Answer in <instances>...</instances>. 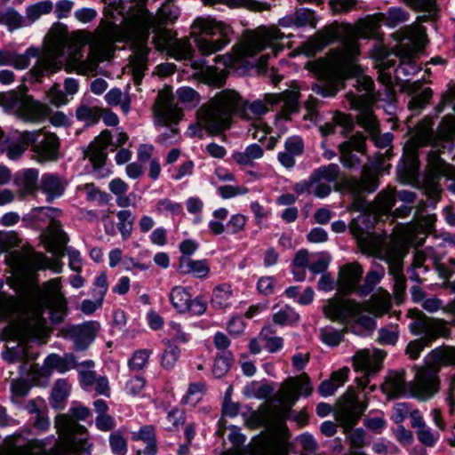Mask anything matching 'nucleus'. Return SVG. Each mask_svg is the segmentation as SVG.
<instances>
[{
	"label": "nucleus",
	"mask_w": 455,
	"mask_h": 455,
	"mask_svg": "<svg viewBox=\"0 0 455 455\" xmlns=\"http://www.w3.org/2000/svg\"><path fill=\"white\" fill-rule=\"evenodd\" d=\"M52 9V4L50 2H39L29 5L26 10L27 20L29 23H33L42 15L50 13Z\"/></svg>",
	"instance_id": "nucleus-56"
},
{
	"label": "nucleus",
	"mask_w": 455,
	"mask_h": 455,
	"mask_svg": "<svg viewBox=\"0 0 455 455\" xmlns=\"http://www.w3.org/2000/svg\"><path fill=\"white\" fill-rule=\"evenodd\" d=\"M233 292L228 284L217 286L212 294V305L216 309H225L232 304Z\"/></svg>",
	"instance_id": "nucleus-43"
},
{
	"label": "nucleus",
	"mask_w": 455,
	"mask_h": 455,
	"mask_svg": "<svg viewBox=\"0 0 455 455\" xmlns=\"http://www.w3.org/2000/svg\"><path fill=\"white\" fill-rule=\"evenodd\" d=\"M169 298L172 307L178 312H188V308H189L191 295L186 288L182 286L173 287L170 292Z\"/></svg>",
	"instance_id": "nucleus-42"
},
{
	"label": "nucleus",
	"mask_w": 455,
	"mask_h": 455,
	"mask_svg": "<svg viewBox=\"0 0 455 455\" xmlns=\"http://www.w3.org/2000/svg\"><path fill=\"white\" fill-rule=\"evenodd\" d=\"M349 369L343 367L336 371H333L330 379L321 382L318 387V393L320 395L327 397L334 395L335 391L342 387L348 378Z\"/></svg>",
	"instance_id": "nucleus-37"
},
{
	"label": "nucleus",
	"mask_w": 455,
	"mask_h": 455,
	"mask_svg": "<svg viewBox=\"0 0 455 455\" xmlns=\"http://www.w3.org/2000/svg\"><path fill=\"white\" fill-rule=\"evenodd\" d=\"M363 275V268L357 263H350L343 266L339 273L338 291L343 295H348L352 292L357 293V289L361 286L358 283Z\"/></svg>",
	"instance_id": "nucleus-31"
},
{
	"label": "nucleus",
	"mask_w": 455,
	"mask_h": 455,
	"mask_svg": "<svg viewBox=\"0 0 455 455\" xmlns=\"http://www.w3.org/2000/svg\"><path fill=\"white\" fill-rule=\"evenodd\" d=\"M275 386L267 381H252L245 387L246 395H254L257 398H272Z\"/></svg>",
	"instance_id": "nucleus-46"
},
{
	"label": "nucleus",
	"mask_w": 455,
	"mask_h": 455,
	"mask_svg": "<svg viewBox=\"0 0 455 455\" xmlns=\"http://www.w3.org/2000/svg\"><path fill=\"white\" fill-rule=\"evenodd\" d=\"M430 355L435 364L448 365L455 363V349H434Z\"/></svg>",
	"instance_id": "nucleus-61"
},
{
	"label": "nucleus",
	"mask_w": 455,
	"mask_h": 455,
	"mask_svg": "<svg viewBox=\"0 0 455 455\" xmlns=\"http://www.w3.org/2000/svg\"><path fill=\"white\" fill-rule=\"evenodd\" d=\"M118 223L117 228L124 240L130 238L133 228V217L131 211L122 210L116 213Z\"/></svg>",
	"instance_id": "nucleus-49"
},
{
	"label": "nucleus",
	"mask_w": 455,
	"mask_h": 455,
	"mask_svg": "<svg viewBox=\"0 0 455 455\" xmlns=\"http://www.w3.org/2000/svg\"><path fill=\"white\" fill-rule=\"evenodd\" d=\"M384 19L385 13H377L359 20L356 28L355 29L350 28L347 36L343 41L340 60L352 65L355 78L360 74L363 75L361 70L353 64L360 52L356 37L379 38V28L380 24L384 21Z\"/></svg>",
	"instance_id": "nucleus-15"
},
{
	"label": "nucleus",
	"mask_w": 455,
	"mask_h": 455,
	"mask_svg": "<svg viewBox=\"0 0 455 455\" xmlns=\"http://www.w3.org/2000/svg\"><path fill=\"white\" fill-rule=\"evenodd\" d=\"M153 29L154 43L158 50L170 49L172 44V33L171 30L164 28L162 25L153 24L150 25L149 29Z\"/></svg>",
	"instance_id": "nucleus-44"
},
{
	"label": "nucleus",
	"mask_w": 455,
	"mask_h": 455,
	"mask_svg": "<svg viewBox=\"0 0 455 455\" xmlns=\"http://www.w3.org/2000/svg\"><path fill=\"white\" fill-rule=\"evenodd\" d=\"M357 239L364 252L387 263L389 274L393 275L395 282V294L397 297L401 296L406 289V280L403 273V259L407 253L408 243H412L411 231L406 230L401 238H393L385 246L382 239L371 234L362 235Z\"/></svg>",
	"instance_id": "nucleus-6"
},
{
	"label": "nucleus",
	"mask_w": 455,
	"mask_h": 455,
	"mask_svg": "<svg viewBox=\"0 0 455 455\" xmlns=\"http://www.w3.org/2000/svg\"><path fill=\"white\" fill-rule=\"evenodd\" d=\"M7 260L17 275L28 278L32 277L38 270L51 269L60 273L62 269V264L59 259H49L44 254L31 249L13 251Z\"/></svg>",
	"instance_id": "nucleus-17"
},
{
	"label": "nucleus",
	"mask_w": 455,
	"mask_h": 455,
	"mask_svg": "<svg viewBox=\"0 0 455 455\" xmlns=\"http://www.w3.org/2000/svg\"><path fill=\"white\" fill-rule=\"evenodd\" d=\"M408 20V13L402 8H390L385 14L384 21L390 28H395Z\"/></svg>",
	"instance_id": "nucleus-60"
},
{
	"label": "nucleus",
	"mask_w": 455,
	"mask_h": 455,
	"mask_svg": "<svg viewBox=\"0 0 455 455\" xmlns=\"http://www.w3.org/2000/svg\"><path fill=\"white\" fill-rule=\"evenodd\" d=\"M23 136L27 142L31 141L39 161L51 162L58 159L60 141L54 133L38 130L26 132Z\"/></svg>",
	"instance_id": "nucleus-24"
},
{
	"label": "nucleus",
	"mask_w": 455,
	"mask_h": 455,
	"mask_svg": "<svg viewBox=\"0 0 455 455\" xmlns=\"http://www.w3.org/2000/svg\"><path fill=\"white\" fill-rule=\"evenodd\" d=\"M154 111L156 124L162 126L176 125L182 117V111L173 103L169 91L159 92Z\"/></svg>",
	"instance_id": "nucleus-26"
},
{
	"label": "nucleus",
	"mask_w": 455,
	"mask_h": 455,
	"mask_svg": "<svg viewBox=\"0 0 455 455\" xmlns=\"http://www.w3.org/2000/svg\"><path fill=\"white\" fill-rule=\"evenodd\" d=\"M55 427L60 437L76 455H90L92 444L87 439V430L67 414L58 415Z\"/></svg>",
	"instance_id": "nucleus-21"
},
{
	"label": "nucleus",
	"mask_w": 455,
	"mask_h": 455,
	"mask_svg": "<svg viewBox=\"0 0 455 455\" xmlns=\"http://www.w3.org/2000/svg\"><path fill=\"white\" fill-rule=\"evenodd\" d=\"M99 324L95 322H87L81 325H76L68 330V335L72 339L76 350H84L93 341Z\"/></svg>",
	"instance_id": "nucleus-34"
},
{
	"label": "nucleus",
	"mask_w": 455,
	"mask_h": 455,
	"mask_svg": "<svg viewBox=\"0 0 455 455\" xmlns=\"http://www.w3.org/2000/svg\"><path fill=\"white\" fill-rule=\"evenodd\" d=\"M366 409V404L358 400H338L333 408L336 420L346 429L355 425Z\"/></svg>",
	"instance_id": "nucleus-28"
},
{
	"label": "nucleus",
	"mask_w": 455,
	"mask_h": 455,
	"mask_svg": "<svg viewBox=\"0 0 455 455\" xmlns=\"http://www.w3.org/2000/svg\"><path fill=\"white\" fill-rule=\"evenodd\" d=\"M169 52L177 60H190L193 56V47L187 37L173 41Z\"/></svg>",
	"instance_id": "nucleus-45"
},
{
	"label": "nucleus",
	"mask_w": 455,
	"mask_h": 455,
	"mask_svg": "<svg viewBox=\"0 0 455 455\" xmlns=\"http://www.w3.org/2000/svg\"><path fill=\"white\" fill-rule=\"evenodd\" d=\"M118 36V27L112 22H101L93 33L80 31L74 36L76 42L84 46L89 44L90 51L85 60L79 52H74L68 60L65 69L79 75H94L100 62L108 60L114 52V43Z\"/></svg>",
	"instance_id": "nucleus-2"
},
{
	"label": "nucleus",
	"mask_w": 455,
	"mask_h": 455,
	"mask_svg": "<svg viewBox=\"0 0 455 455\" xmlns=\"http://www.w3.org/2000/svg\"><path fill=\"white\" fill-rule=\"evenodd\" d=\"M65 186L66 184L58 176L51 173L43 175L40 182V188L50 202L62 196Z\"/></svg>",
	"instance_id": "nucleus-38"
},
{
	"label": "nucleus",
	"mask_w": 455,
	"mask_h": 455,
	"mask_svg": "<svg viewBox=\"0 0 455 455\" xmlns=\"http://www.w3.org/2000/svg\"><path fill=\"white\" fill-rule=\"evenodd\" d=\"M284 35L276 27H259L254 30L247 31L243 36L242 42L234 47V55L218 56L216 60L222 61L226 68L232 67L234 63L244 57H251L269 47L274 55L283 50L279 41Z\"/></svg>",
	"instance_id": "nucleus-9"
},
{
	"label": "nucleus",
	"mask_w": 455,
	"mask_h": 455,
	"mask_svg": "<svg viewBox=\"0 0 455 455\" xmlns=\"http://www.w3.org/2000/svg\"><path fill=\"white\" fill-rule=\"evenodd\" d=\"M0 106L5 111H12L29 122H38L49 115L46 105L33 100L24 91H11L0 93Z\"/></svg>",
	"instance_id": "nucleus-18"
},
{
	"label": "nucleus",
	"mask_w": 455,
	"mask_h": 455,
	"mask_svg": "<svg viewBox=\"0 0 455 455\" xmlns=\"http://www.w3.org/2000/svg\"><path fill=\"white\" fill-rule=\"evenodd\" d=\"M180 15L179 9L169 4L162 5L157 14L153 16L143 6L138 13H131L133 25L139 32L132 41V55L130 57V68L134 83L140 84L148 68V55L150 49L147 46L149 27L153 24L162 25L174 22Z\"/></svg>",
	"instance_id": "nucleus-3"
},
{
	"label": "nucleus",
	"mask_w": 455,
	"mask_h": 455,
	"mask_svg": "<svg viewBox=\"0 0 455 455\" xmlns=\"http://www.w3.org/2000/svg\"><path fill=\"white\" fill-rule=\"evenodd\" d=\"M410 395L428 398L437 395L440 389L438 369L424 367L417 371L414 380L410 382Z\"/></svg>",
	"instance_id": "nucleus-25"
},
{
	"label": "nucleus",
	"mask_w": 455,
	"mask_h": 455,
	"mask_svg": "<svg viewBox=\"0 0 455 455\" xmlns=\"http://www.w3.org/2000/svg\"><path fill=\"white\" fill-rule=\"evenodd\" d=\"M294 24L297 27L310 26L315 28L316 18L315 12L309 9H299L294 13Z\"/></svg>",
	"instance_id": "nucleus-59"
},
{
	"label": "nucleus",
	"mask_w": 455,
	"mask_h": 455,
	"mask_svg": "<svg viewBox=\"0 0 455 455\" xmlns=\"http://www.w3.org/2000/svg\"><path fill=\"white\" fill-rule=\"evenodd\" d=\"M365 141L366 137L357 132L351 136L348 140L339 144V162L345 168L353 169L360 164L361 161L359 157L353 153V150L364 154L366 148Z\"/></svg>",
	"instance_id": "nucleus-30"
},
{
	"label": "nucleus",
	"mask_w": 455,
	"mask_h": 455,
	"mask_svg": "<svg viewBox=\"0 0 455 455\" xmlns=\"http://www.w3.org/2000/svg\"><path fill=\"white\" fill-rule=\"evenodd\" d=\"M176 96L181 103L196 106L200 102V96L191 87L184 86L176 91Z\"/></svg>",
	"instance_id": "nucleus-63"
},
{
	"label": "nucleus",
	"mask_w": 455,
	"mask_h": 455,
	"mask_svg": "<svg viewBox=\"0 0 455 455\" xmlns=\"http://www.w3.org/2000/svg\"><path fill=\"white\" fill-rule=\"evenodd\" d=\"M391 307L390 294L384 291H379L373 294L365 303H359L354 299H345L334 296L326 300L323 307V315L330 320L335 322H344L348 318H354L364 327L373 325V320L368 315H363L366 312L379 317L387 313Z\"/></svg>",
	"instance_id": "nucleus-4"
},
{
	"label": "nucleus",
	"mask_w": 455,
	"mask_h": 455,
	"mask_svg": "<svg viewBox=\"0 0 455 455\" xmlns=\"http://www.w3.org/2000/svg\"><path fill=\"white\" fill-rule=\"evenodd\" d=\"M404 371H391L381 385V389L389 398L410 395V383H405Z\"/></svg>",
	"instance_id": "nucleus-35"
},
{
	"label": "nucleus",
	"mask_w": 455,
	"mask_h": 455,
	"mask_svg": "<svg viewBox=\"0 0 455 455\" xmlns=\"http://www.w3.org/2000/svg\"><path fill=\"white\" fill-rule=\"evenodd\" d=\"M76 116L78 120L85 123L87 125H91L96 124L99 121L102 116V111L98 107L81 105L77 108Z\"/></svg>",
	"instance_id": "nucleus-48"
},
{
	"label": "nucleus",
	"mask_w": 455,
	"mask_h": 455,
	"mask_svg": "<svg viewBox=\"0 0 455 455\" xmlns=\"http://www.w3.org/2000/svg\"><path fill=\"white\" fill-rule=\"evenodd\" d=\"M395 55L401 59L402 65L397 68V73L407 74L406 67L416 69V65L412 60L413 52L410 46L400 45L395 49Z\"/></svg>",
	"instance_id": "nucleus-52"
},
{
	"label": "nucleus",
	"mask_w": 455,
	"mask_h": 455,
	"mask_svg": "<svg viewBox=\"0 0 455 455\" xmlns=\"http://www.w3.org/2000/svg\"><path fill=\"white\" fill-rule=\"evenodd\" d=\"M434 121L431 117H424L414 128L411 138L404 147V157L408 176L413 178L419 169L417 149L432 142L435 150L439 154L443 142L452 144L455 140V116L446 115L439 123L435 134L433 132Z\"/></svg>",
	"instance_id": "nucleus-5"
},
{
	"label": "nucleus",
	"mask_w": 455,
	"mask_h": 455,
	"mask_svg": "<svg viewBox=\"0 0 455 455\" xmlns=\"http://www.w3.org/2000/svg\"><path fill=\"white\" fill-rule=\"evenodd\" d=\"M238 98L240 96L238 95ZM299 91L297 88L284 91L282 93H266L262 100L259 99L251 102L241 105L239 99L238 106L233 114L241 108V116L244 119L259 121L263 115L274 108L281 107L284 114L288 115L297 109Z\"/></svg>",
	"instance_id": "nucleus-11"
},
{
	"label": "nucleus",
	"mask_w": 455,
	"mask_h": 455,
	"mask_svg": "<svg viewBox=\"0 0 455 455\" xmlns=\"http://www.w3.org/2000/svg\"><path fill=\"white\" fill-rule=\"evenodd\" d=\"M180 350L172 341H167L166 347L162 356L161 364L164 368L170 370L174 367L179 359Z\"/></svg>",
	"instance_id": "nucleus-54"
},
{
	"label": "nucleus",
	"mask_w": 455,
	"mask_h": 455,
	"mask_svg": "<svg viewBox=\"0 0 455 455\" xmlns=\"http://www.w3.org/2000/svg\"><path fill=\"white\" fill-rule=\"evenodd\" d=\"M307 67L320 80L319 84L312 85V91L323 97H334L338 92V88L330 64L320 60L311 62Z\"/></svg>",
	"instance_id": "nucleus-27"
},
{
	"label": "nucleus",
	"mask_w": 455,
	"mask_h": 455,
	"mask_svg": "<svg viewBox=\"0 0 455 455\" xmlns=\"http://www.w3.org/2000/svg\"><path fill=\"white\" fill-rule=\"evenodd\" d=\"M314 387L309 376L303 372L295 377L287 378L278 391L279 398H299L312 395Z\"/></svg>",
	"instance_id": "nucleus-29"
},
{
	"label": "nucleus",
	"mask_w": 455,
	"mask_h": 455,
	"mask_svg": "<svg viewBox=\"0 0 455 455\" xmlns=\"http://www.w3.org/2000/svg\"><path fill=\"white\" fill-rule=\"evenodd\" d=\"M386 356L383 350L374 349L371 353L368 349H362L353 357L355 371H362L364 376L356 379V387H349L340 398H357L359 395L366 396L376 389L375 385H370V377L374 376L381 368L382 361Z\"/></svg>",
	"instance_id": "nucleus-12"
},
{
	"label": "nucleus",
	"mask_w": 455,
	"mask_h": 455,
	"mask_svg": "<svg viewBox=\"0 0 455 455\" xmlns=\"http://www.w3.org/2000/svg\"><path fill=\"white\" fill-rule=\"evenodd\" d=\"M38 172L34 169L26 170L22 175L15 179V183L20 188L23 195L32 192L36 186Z\"/></svg>",
	"instance_id": "nucleus-47"
},
{
	"label": "nucleus",
	"mask_w": 455,
	"mask_h": 455,
	"mask_svg": "<svg viewBox=\"0 0 455 455\" xmlns=\"http://www.w3.org/2000/svg\"><path fill=\"white\" fill-rule=\"evenodd\" d=\"M27 132H16L12 139L6 138L0 129V150L6 151L10 159L15 160L19 158L26 150L31 141H26L24 134Z\"/></svg>",
	"instance_id": "nucleus-36"
},
{
	"label": "nucleus",
	"mask_w": 455,
	"mask_h": 455,
	"mask_svg": "<svg viewBox=\"0 0 455 455\" xmlns=\"http://www.w3.org/2000/svg\"><path fill=\"white\" fill-rule=\"evenodd\" d=\"M342 184L355 197L353 203L354 208L357 211H363L365 208V201L362 195L364 193H372L378 188L379 177L374 169L365 164L363 167L359 179L349 177L344 179Z\"/></svg>",
	"instance_id": "nucleus-22"
},
{
	"label": "nucleus",
	"mask_w": 455,
	"mask_h": 455,
	"mask_svg": "<svg viewBox=\"0 0 455 455\" xmlns=\"http://www.w3.org/2000/svg\"><path fill=\"white\" fill-rule=\"evenodd\" d=\"M202 2L204 5L222 4L229 7H245L254 12H262L264 10L270 9V5L268 4L256 0H202Z\"/></svg>",
	"instance_id": "nucleus-41"
},
{
	"label": "nucleus",
	"mask_w": 455,
	"mask_h": 455,
	"mask_svg": "<svg viewBox=\"0 0 455 455\" xmlns=\"http://www.w3.org/2000/svg\"><path fill=\"white\" fill-rule=\"evenodd\" d=\"M419 441L425 446L432 447L439 440L440 435L436 431H433L427 425L416 430Z\"/></svg>",
	"instance_id": "nucleus-62"
},
{
	"label": "nucleus",
	"mask_w": 455,
	"mask_h": 455,
	"mask_svg": "<svg viewBox=\"0 0 455 455\" xmlns=\"http://www.w3.org/2000/svg\"><path fill=\"white\" fill-rule=\"evenodd\" d=\"M134 441H142L147 446L143 451L144 455H156V440L154 427L150 425L143 426L138 432H133L132 435Z\"/></svg>",
	"instance_id": "nucleus-40"
},
{
	"label": "nucleus",
	"mask_w": 455,
	"mask_h": 455,
	"mask_svg": "<svg viewBox=\"0 0 455 455\" xmlns=\"http://www.w3.org/2000/svg\"><path fill=\"white\" fill-rule=\"evenodd\" d=\"M81 189L85 192L89 201H98L101 204H108L109 201V195L99 190L92 183L84 184Z\"/></svg>",
	"instance_id": "nucleus-64"
},
{
	"label": "nucleus",
	"mask_w": 455,
	"mask_h": 455,
	"mask_svg": "<svg viewBox=\"0 0 455 455\" xmlns=\"http://www.w3.org/2000/svg\"><path fill=\"white\" fill-rule=\"evenodd\" d=\"M339 166L336 164L320 166L311 173L308 180L296 183L293 190L299 195L307 193L324 198L330 195L331 184L339 179Z\"/></svg>",
	"instance_id": "nucleus-20"
},
{
	"label": "nucleus",
	"mask_w": 455,
	"mask_h": 455,
	"mask_svg": "<svg viewBox=\"0 0 455 455\" xmlns=\"http://www.w3.org/2000/svg\"><path fill=\"white\" fill-rule=\"evenodd\" d=\"M64 47V42L60 37H50L45 40L40 54L37 49L30 48L26 54L12 55L10 65L18 69H25L29 65V57L38 56L37 62L31 71L33 76L39 80L44 75L60 69L61 63L59 59L63 54Z\"/></svg>",
	"instance_id": "nucleus-10"
},
{
	"label": "nucleus",
	"mask_w": 455,
	"mask_h": 455,
	"mask_svg": "<svg viewBox=\"0 0 455 455\" xmlns=\"http://www.w3.org/2000/svg\"><path fill=\"white\" fill-rule=\"evenodd\" d=\"M193 33L205 36L196 37L195 43L203 55L213 54L223 49L229 42L231 29L228 26L211 18H197L192 26Z\"/></svg>",
	"instance_id": "nucleus-14"
},
{
	"label": "nucleus",
	"mask_w": 455,
	"mask_h": 455,
	"mask_svg": "<svg viewBox=\"0 0 455 455\" xmlns=\"http://www.w3.org/2000/svg\"><path fill=\"white\" fill-rule=\"evenodd\" d=\"M273 334L274 331L271 327L263 328L259 334L260 339L265 341L266 348L271 353L276 352L283 347V339Z\"/></svg>",
	"instance_id": "nucleus-55"
},
{
	"label": "nucleus",
	"mask_w": 455,
	"mask_h": 455,
	"mask_svg": "<svg viewBox=\"0 0 455 455\" xmlns=\"http://www.w3.org/2000/svg\"><path fill=\"white\" fill-rule=\"evenodd\" d=\"M0 23L6 25L10 29H16L26 25L23 17L13 8L0 11Z\"/></svg>",
	"instance_id": "nucleus-51"
},
{
	"label": "nucleus",
	"mask_w": 455,
	"mask_h": 455,
	"mask_svg": "<svg viewBox=\"0 0 455 455\" xmlns=\"http://www.w3.org/2000/svg\"><path fill=\"white\" fill-rule=\"evenodd\" d=\"M384 275L383 270H371L367 273L364 283L357 289V294L360 296H366L370 294L376 283L379 282Z\"/></svg>",
	"instance_id": "nucleus-53"
},
{
	"label": "nucleus",
	"mask_w": 455,
	"mask_h": 455,
	"mask_svg": "<svg viewBox=\"0 0 455 455\" xmlns=\"http://www.w3.org/2000/svg\"><path fill=\"white\" fill-rule=\"evenodd\" d=\"M36 354L29 351L27 346L19 345L17 349H9L4 354V358L10 362L22 361L23 363L20 366V372L22 374L30 375L33 379L37 377H47L53 370H57L60 372H64L69 369V362L67 358L60 357L56 354L48 355L44 360L43 367H39L38 364L30 363V361L35 360Z\"/></svg>",
	"instance_id": "nucleus-13"
},
{
	"label": "nucleus",
	"mask_w": 455,
	"mask_h": 455,
	"mask_svg": "<svg viewBox=\"0 0 455 455\" xmlns=\"http://www.w3.org/2000/svg\"><path fill=\"white\" fill-rule=\"evenodd\" d=\"M179 270L182 274H190L197 278H203L208 275L210 268L205 260H193L190 257L181 256Z\"/></svg>",
	"instance_id": "nucleus-39"
},
{
	"label": "nucleus",
	"mask_w": 455,
	"mask_h": 455,
	"mask_svg": "<svg viewBox=\"0 0 455 455\" xmlns=\"http://www.w3.org/2000/svg\"><path fill=\"white\" fill-rule=\"evenodd\" d=\"M284 400H267L254 412L255 420L267 428L279 427L290 417L293 403H283Z\"/></svg>",
	"instance_id": "nucleus-23"
},
{
	"label": "nucleus",
	"mask_w": 455,
	"mask_h": 455,
	"mask_svg": "<svg viewBox=\"0 0 455 455\" xmlns=\"http://www.w3.org/2000/svg\"><path fill=\"white\" fill-rule=\"evenodd\" d=\"M395 200V196L393 189L381 191L375 199L376 207L381 212H388L394 206Z\"/></svg>",
	"instance_id": "nucleus-57"
},
{
	"label": "nucleus",
	"mask_w": 455,
	"mask_h": 455,
	"mask_svg": "<svg viewBox=\"0 0 455 455\" xmlns=\"http://www.w3.org/2000/svg\"><path fill=\"white\" fill-rule=\"evenodd\" d=\"M233 358L230 352L222 351L214 361L212 373L216 378L223 377L230 369Z\"/></svg>",
	"instance_id": "nucleus-50"
},
{
	"label": "nucleus",
	"mask_w": 455,
	"mask_h": 455,
	"mask_svg": "<svg viewBox=\"0 0 455 455\" xmlns=\"http://www.w3.org/2000/svg\"><path fill=\"white\" fill-rule=\"evenodd\" d=\"M111 133L105 130L84 151V156L90 160L95 168H99L105 164L106 149L111 144Z\"/></svg>",
	"instance_id": "nucleus-32"
},
{
	"label": "nucleus",
	"mask_w": 455,
	"mask_h": 455,
	"mask_svg": "<svg viewBox=\"0 0 455 455\" xmlns=\"http://www.w3.org/2000/svg\"><path fill=\"white\" fill-rule=\"evenodd\" d=\"M410 330L414 335H422L419 339L410 341L405 353L412 360L418 359L421 351L429 347L439 336H446L449 329L446 322L422 315L410 324Z\"/></svg>",
	"instance_id": "nucleus-16"
},
{
	"label": "nucleus",
	"mask_w": 455,
	"mask_h": 455,
	"mask_svg": "<svg viewBox=\"0 0 455 455\" xmlns=\"http://www.w3.org/2000/svg\"><path fill=\"white\" fill-rule=\"evenodd\" d=\"M238 101V93L234 91L218 93L197 110L196 123L188 127V136L202 137L203 129L213 135L228 129Z\"/></svg>",
	"instance_id": "nucleus-8"
},
{
	"label": "nucleus",
	"mask_w": 455,
	"mask_h": 455,
	"mask_svg": "<svg viewBox=\"0 0 455 455\" xmlns=\"http://www.w3.org/2000/svg\"><path fill=\"white\" fill-rule=\"evenodd\" d=\"M445 177L451 180L448 189L455 193V166L446 164L435 151L427 155V172L423 180V187L427 197L434 204L440 200L442 192L439 179Z\"/></svg>",
	"instance_id": "nucleus-19"
},
{
	"label": "nucleus",
	"mask_w": 455,
	"mask_h": 455,
	"mask_svg": "<svg viewBox=\"0 0 455 455\" xmlns=\"http://www.w3.org/2000/svg\"><path fill=\"white\" fill-rule=\"evenodd\" d=\"M354 86L359 92H364L363 95H355L353 92L346 94L348 108L358 113L357 124L370 134L378 148L388 147L393 140V135L390 132L379 134V121L372 109L379 100V93L374 92L373 80L366 75L360 74L356 76V84Z\"/></svg>",
	"instance_id": "nucleus-7"
},
{
	"label": "nucleus",
	"mask_w": 455,
	"mask_h": 455,
	"mask_svg": "<svg viewBox=\"0 0 455 455\" xmlns=\"http://www.w3.org/2000/svg\"><path fill=\"white\" fill-rule=\"evenodd\" d=\"M43 289L39 299L19 300L12 296L0 294V312L6 317H12L10 332L20 342L45 333L46 320L43 316L45 309L50 310L54 323L63 320L67 302L60 291V278L45 282Z\"/></svg>",
	"instance_id": "nucleus-1"
},
{
	"label": "nucleus",
	"mask_w": 455,
	"mask_h": 455,
	"mask_svg": "<svg viewBox=\"0 0 455 455\" xmlns=\"http://www.w3.org/2000/svg\"><path fill=\"white\" fill-rule=\"evenodd\" d=\"M68 238L62 231L60 223L52 220L44 235L47 251L58 258L64 256Z\"/></svg>",
	"instance_id": "nucleus-33"
},
{
	"label": "nucleus",
	"mask_w": 455,
	"mask_h": 455,
	"mask_svg": "<svg viewBox=\"0 0 455 455\" xmlns=\"http://www.w3.org/2000/svg\"><path fill=\"white\" fill-rule=\"evenodd\" d=\"M299 319V314L291 307H284L273 315V321L280 325L291 324Z\"/></svg>",
	"instance_id": "nucleus-58"
}]
</instances>
